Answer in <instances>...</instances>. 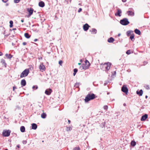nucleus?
Listing matches in <instances>:
<instances>
[{
	"instance_id": "f257e3e1",
	"label": "nucleus",
	"mask_w": 150,
	"mask_h": 150,
	"mask_svg": "<svg viewBox=\"0 0 150 150\" xmlns=\"http://www.w3.org/2000/svg\"><path fill=\"white\" fill-rule=\"evenodd\" d=\"M95 98V95L93 93L88 94L86 96L85 100V102H88L90 100H93Z\"/></svg>"
},
{
	"instance_id": "f03ea898",
	"label": "nucleus",
	"mask_w": 150,
	"mask_h": 150,
	"mask_svg": "<svg viewBox=\"0 0 150 150\" xmlns=\"http://www.w3.org/2000/svg\"><path fill=\"white\" fill-rule=\"evenodd\" d=\"M29 72V70L28 69H25L21 74L20 75V77L22 78L26 76Z\"/></svg>"
},
{
	"instance_id": "7ed1b4c3",
	"label": "nucleus",
	"mask_w": 150,
	"mask_h": 150,
	"mask_svg": "<svg viewBox=\"0 0 150 150\" xmlns=\"http://www.w3.org/2000/svg\"><path fill=\"white\" fill-rule=\"evenodd\" d=\"M120 24L123 25H126L128 24L129 22L127 18H124L120 20Z\"/></svg>"
},
{
	"instance_id": "20e7f679",
	"label": "nucleus",
	"mask_w": 150,
	"mask_h": 150,
	"mask_svg": "<svg viewBox=\"0 0 150 150\" xmlns=\"http://www.w3.org/2000/svg\"><path fill=\"white\" fill-rule=\"evenodd\" d=\"M121 90L123 92L125 93V94H127L128 93V89L126 85H124L122 86L121 88Z\"/></svg>"
},
{
	"instance_id": "39448f33",
	"label": "nucleus",
	"mask_w": 150,
	"mask_h": 150,
	"mask_svg": "<svg viewBox=\"0 0 150 150\" xmlns=\"http://www.w3.org/2000/svg\"><path fill=\"white\" fill-rule=\"evenodd\" d=\"M27 11L29 13L28 15L27 16V17L29 18L33 14L34 10L33 8H30L27 9Z\"/></svg>"
},
{
	"instance_id": "423d86ee",
	"label": "nucleus",
	"mask_w": 150,
	"mask_h": 150,
	"mask_svg": "<svg viewBox=\"0 0 150 150\" xmlns=\"http://www.w3.org/2000/svg\"><path fill=\"white\" fill-rule=\"evenodd\" d=\"M111 64L109 62L105 63L103 65L104 67L105 68L107 71L110 69Z\"/></svg>"
},
{
	"instance_id": "0eeeda50",
	"label": "nucleus",
	"mask_w": 150,
	"mask_h": 150,
	"mask_svg": "<svg viewBox=\"0 0 150 150\" xmlns=\"http://www.w3.org/2000/svg\"><path fill=\"white\" fill-rule=\"evenodd\" d=\"M11 131L10 130L4 131L3 132V135L4 137H8L10 135Z\"/></svg>"
},
{
	"instance_id": "6e6552de",
	"label": "nucleus",
	"mask_w": 150,
	"mask_h": 150,
	"mask_svg": "<svg viewBox=\"0 0 150 150\" xmlns=\"http://www.w3.org/2000/svg\"><path fill=\"white\" fill-rule=\"evenodd\" d=\"M90 66L88 65H86L85 64H82L80 67V69L81 70L84 69L86 70Z\"/></svg>"
},
{
	"instance_id": "1a4fd4ad",
	"label": "nucleus",
	"mask_w": 150,
	"mask_h": 150,
	"mask_svg": "<svg viewBox=\"0 0 150 150\" xmlns=\"http://www.w3.org/2000/svg\"><path fill=\"white\" fill-rule=\"evenodd\" d=\"M39 69L40 70L42 71H44L45 69V67L42 63L39 66Z\"/></svg>"
},
{
	"instance_id": "9d476101",
	"label": "nucleus",
	"mask_w": 150,
	"mask_h": 150,
	"mask_svg": "<svg viewBox=\"0 0 150 150\" xmlns=\"http://www.w3.org/2000/svg\"><path fill=\"white\" fill-rule=\"evenodd\" d=\"M52 92V90L50 88H49L47 89L45 92V94L47 95H50L51 93Z\"/></svg>"
},
{
	"instance_id": "9b49d317",
	"label": "nucleus",
	"mask_w": 150,
	"mask_h": 150,
	"mask_svg": "<svg viewBox=\"0 0 150 150\" xmlns=\"http://www.w3.org/2000/svg\"><path fill=\"white\" fill-rule=\"evenodd\" d=\"M83 27L84 30V31H87L88 30L89 27H90V26L88 24L86 23L83 25Z\"/></svg>"
},
{
	"instance_id": "f8f14e48",
	"label": "nucleus",
	"mask_w": 150,
	"mask_h": 150,
	"mask_svg": "<svg viewBox=\"0 0 150 150\" xmlns=\"http://www.w3.org/2000/svg\"><path fill=\"white\" fill-rule=\"evenodd\" d=\"M122 13L121 10L119 9H117V13H115V15L116 16H121V15L120 14Z\"/></svg>"
},
{
	"instance_id": "ddd939ff",
	"label": "nucleus",
	"mask_w": 150,
	"mask_h": 150,
	"mask_svg": "<svg viewBox=\"0 0 150 150\" xmlns=\"http://www.w3.org/2000/svg\"><path fill=\"white\" fill-rule=\"evenodd\" d=\"M148 117V115L147 114H145L144 115L142 116L141 118V120L143 121L145 120Z\"/></svg>"
},
{
	"instance_id": "4468645a",
	"label": "nucleus",
	"mask_w": 150,
	"mask_h": 150,
	"mask_svg": "<svg viewBox=\"0 0 150 150\" xmlns=\"http://www.w3.org/2000/svg\"><path fill=\"white\" fill-rule=\"evenodd\" d=\"M39 6L41 7H43L45 6V3L42 1H40L38 4Z\"/></svg>"
},
{
	"instance_id": "2eb2a0df",
	"label": "nucleus",
	"mask_w": 150,
	"mask_h": 150,
	"mask_svg": "<svg viewBox=\"0 0 150 150\" xmlns=\"http://www.w3.org/2000/svg\"><path fill=\"white\" fill-rule=\"evenodd\" d=\"M21 85L22 86H24L26 85V82L25 79H23L21 81Z\"/></svg>"
},
{
	"instance_id": "dca6fc26",
	"label": "nucleus",
	"mask_w": 150,
	"mask_h": 150,
	"mask_svg": "<svg viewBox=\"0 0 150 150\" xmlns=\"http://www.w3.org/2000/svg\"><path fill=\"white\" fill-rule=\"evenodd\" d=\"M90 31L92 34H96L97 33V30L96 29L92 28L91 30H90Z\"/></svg>"
},
{
	"instance_id": "f3484780",
	"label": "nucleus",
	"mask_w": 150,
	"mask_h": 150,
	"mask_svg": "<svg viewBox=\"0 0 150 150\" xmlns=\"http://www.w3.org/2000/svg\"><path fill=\"white\" fill-rule=\"evenodd\" d=\"M37 127V125L35 123H33L32 124V129H36Z\"/></svg>"
},
{
	"instance_id": "a211bd4d",
	"label": "nucleus",
	"mask_w": 150,
	"mask_h": 150,
	"mask_svg": "<svg viewBox=\"0 0 150 150\" xmlns=\"http://www.w3.org/2000/svg\"><path fill=\"white\" fill-rule=\"evenodd\" d=\"M137 93L138 95H139V96H142L143 93V91L141 89L139 91H137Z\"/></svg>"
},
{
	"instance_id": "6ab92c4d",
	"label": "nucleus",
	"mask_w": 150,
	"mask_h": 150,
	"mask_svg": "<svg viewBox=\"0 0 150 150\" xmlns=\"http://www.w3.org/2000/svg\"><path fill=\"white\" fill-rule=\"evenodd\" d=\"M114 40H115L113 38L110 37L108 39V41L109 43H112V42Z\"/></svg>"
},
{
	"instance_id": "aec40b11",
	"label": "nucleus",
	"mask_w": 150,
	"mask_h": 150,
	"mask_svg": "<svg viewBox=\"0 0 150 150\" xmlns=\"http://www.w3.org/2000/svg\"><path fill=\"white\" fill-rule=\"evenodd\" d=\"M134 32L136 34L139 35H141V33L140 31L138 29H136L134 30Z\"/></svg>"
},
{
	"instance_id": "412c9836",
	"label": "nucleus",
	"mask_w": 150,
	"mask_h": 150,
	"mask_svg": "<svg viewBox=\"0 0 150 150\" xmlns=\"http://www.w3.org/2000/svg\"><path fill=\"white\" fill-rule=\"evenodd\" d=\"M20 130L21 132H23L25 131V128L24 126H21L20 128Z\"/></svg>"
},
{
	"instance_id": "4be33fe9",
	"label": "nucleus",
	"mask_w": 150,
	"mask_h": 150,
	"mask_svg": "<svg viewBox=\"0 0 150 150\" xmlns=\"http://www.w3.org/2000/svg\"><path fill=\"white\" fill-rule=\"evenodd\" d=\"M5 56L8 59H11L13 57V56L11 55L10 54H5Z\"/></svg>"
},
{
	"instance_id": "5701e85b",
	"label": "nucleus",
	"mask_w": 150,
	"mask_h": 150,
	"mask_svg": "<svg viewBox=\"0 0 150 150\" xmlns=\"http://www.w3.org/2000/svg\"><path fill=\"white\" fill-rule=\"evenodd\" d=\"M47 116L46 114L45 113H43L41 115V117L42 118H45Z\"/></svg>"
},
{
	"instance_id": "b1692460",
	"label": "nucleus",
	"mask_w": 150,
	"mask_h": 150,
	"mask_svg": "<svg viewBox=\"0 0 150 150\" xmlns=\"http://www.w3.org/2000/svg\"><path fill=\"white\" fill-rule=\"evenodd\" d=\"M66 130L68 132L70 131L72 129V128L70 127L66 126Z\"/></svg>"
},
{
	"instance_id": "393cba45",
	"label": "nucleus",
	"mask_w": 150,
	"mask_h": 150,
	"mask_svg": "<svg viewBox=\"0 0 150 150\" xmlns=\"http://www.w3.org/2000/svg\"><path fill=\"white\" fill-rule=\"evenodd\" d=\"M24 36L27 38H29L30 36L28 34V33H25L24 34Z\"/></svg>"
},
{
	"instance_id": "a878e982",
	"label": "nucleus",
	"mask_w": 150,
	"mask_h": 150,
	"mask_svg": "<svg viewBox=\"0 0 150 150\" xmlns=\"http://www.w3.org/2000/svg\"><path fill=\"white\" fill-rule=\"evenodd\" d=\"M77 71L78 69H74L73 75L74 76H75Z\"/></svg>"
},
{
	"instance_id": "bb28decb",
	"label": "nucleus",
	"mask_w": 150,
	"mask_h": 150,
	"mask_svg": "<svg viewBox=\"0 0 150 150\" xmlns=\"http://www.w3.org/2000/svg\"><path fill=\"white\" fill-rule=\"evenodd\" d=\"M9 23L10 24V28H11L13 27V21H10L9 22Z\"/></svg>"
},
{
	"instance_id": "cd10ccee",
	"label": "nucleus",
	"mask_w": 150,
	"mask_h": 150,
	"mask_svg": "<svg viewBox=\"0 0 150 150\" xmlns=\"http://www.w3.org/2000/svg\"><path fill=\"white\" fill-rule=\"evenodd\" d=\"M144 87L147 90H149L150 87L149 85H146L144 86Z\"/></svg>"
},
{
	"instance_id": "c85d7f7f",
	"label": "nucleus",
	"mask_w": 150,
	"mask_h": 150,
	"mask_svg": "<svg viewBox=\"0 0 150 150\" xmlns=\"http://www.w3.org/2000/svg\"><path fill=\"white\" fill-rule=\"evenodd\" d=\"M136 145V142L134 141H132V146H134Z\"/></svg>"
},
{
	"instance_id": "c756f323",
	"label": "nucleus",
	"mask_w": 150,
	"mask_h": 150,
	"mask_svg": "<svg viewBox=\"0 0 150 150\" xmlns=\"http://www.w3.org/2000/svg\"><path fill=\"white\" fill-rule=\"evenodd\" d=\"M79 83H76L75 84L74 86L75 87H76V88H78V87H79Z\"/></svg>"
},
{
	"instance_id": "7c9ffc66",
	"label": "nucleus",
	"mask_w": 150,
	"mask_h": 150,
	"mask_svg": "<svg viewBox=\"0 0 150 150\" xmlns=\"http://www.w3.org/2000/svg\"><path fill=\"white\" fill-rule=\"evenodd\" d=\"M127 36H129L131 33V31L129 30L127 31Z\"/></svg>"
},
{
	"instance_id": "2f4dec72",
	"label": "nucleus",
	"mask_w": 150,
	"mask_h": 150,
	"mask_svg": "<svg viewBox=\"0 0 150 150\" xmlns=\"http://www.w3.org/2000/svg\"><path fill=\"white\" fill-rule=\"evenodd\" d=\"M108 107L107 105H105L103 106V108L104 110L107 111L108 109Z\"/></svg>"
},
{
	"instance_id": "473e14b6",
	"label": "nucleus",
	"mask_w": 150,
	"mask_h": 150,
	"mask_svg": "<svg viewBox=\"0 0 150 150\" xmlns=\"http://www.w3.org/2000/svg\"><path fill=\"white\" fill-rule=\"evenodd\" d=\"M21 0H13L14 2L15 3L17 4Z\"/></svg>"
},
{
	"instance_id": "72a5a7b5",
	"label": "nucleus",
	"mask_w": 150,
	"mask_h": 150,
	"mask_svg": "<svg viewBox=\"0 0 150 150\" xmlns=\"http://www.w3.org/2000/svg\"><path fill=\"white\" fill-rule=\"evenodd\" d=\"M126 53L128 54H129L131 53V52L130 50H128L126 52Z\"/></svg>"
},
{
	"instance_id": "f704fd0d",
	"label": "nucleus",
	"mask_w": 150,
	"mask_h": 150,
	"mask_svg": "<svg viewBox=\"0 0 150 150\" xmlns=\"http://www.w3.org/2000/svg\"><path fill=\"white\" fill-rule=\"evenodd\" d=\"M73 150H80V149L79 147H78L74 148Z\"/></svg>"
},
{
	"instance_id": "c9c22d12",
	"label": "nucleus",
	"mask_w": 150,
	"mask_h": 150,
	"mask_svg": "<svg viewBox=\"0 0 150 150\" xmlns=\"http://www.w3.org/2000/svg\"><path fill=\"white\" fill-rule=\"evenodd\" d=\"M35 88L36 89H37L38 88V86L37 85L33 86L32 87V88L33 89H34Z\"/></svg>"
},
{
	"instance_id": "e433bc0d",
	"label": "nucleus",
	"mask_w": 150,
	"mask_h": 150,
	"mask_svg": "<svg viewBox=\"0 0 150 150\" xmlns=\"http://www.w3.org/2000/svg\"><path fill=\"white\" fill-rule=\"evenodd\" d=\"M63 62L62 60H60L59 62V63L60 65L62 66Z\"/></svg>"
},
{
	"instance_id": "4c0bfd02",
	"label": "nucleus",
	"mask_w": 150,
	"mask_h": 150,
	"mask_svg": "<svg viewBox=\"0 0 150 150\" xmlns=\"http://www.w3.org/2000/svg\"><path fill=\"white\" fill-rule=\"evenodd\" d=\"M85 63H88V65H90V64L89 62L87 60H86L85 61Z\"/></svg>"
},
{
	"instance_id": "58836bf2",
	"label": "nucleus",
	"mask_w": 150,
	"mask_h": 150,
	"mask_svg": "<svg viewBox=\"0 0 150 150\" xmlns=\"http://www.w3.org/2000/svg\"><path fill=\"white\" fill-rule=\"evenodd\" d=\"M22 143L24 144H25L27 143V141L26 140H23L22 142Z\"/></svg>"
},
{
	"instance_id": "ea45409f",
	"label": "nucleus",
	"mask_w": 150,
	"mask_h": 150,
	"mask_svg": "<svg viewBox=\"0 0 150 150\" xmlns=\"http://www.w3.org/2000/svg\"><path fill=\"white\" fill-rule=\"evenodd\" d=\"M2 1L4 3H6L8 1V0H2Z\"/></svg>"
},
{
	"instance_id": "a19ab883",
	"label": "nucleus",
	"mask_w": 150,
	"mask_h": 150,
	"mask_svg": "<svg viewBox=\"0 0 150 150\" xmlns=\"http://www.w3.org/2000/svg\"><path fill=\"white\" fill-rule=\"evenodd\" d=\"M82 11V9L81 8H80L78 10V12L79 13L81 11Z\"/></svg>"
},
{
	"instance_id": "79ce46f5",
	"label": "nucleus",
	"mask_w": 150,
	"mask_h": 150,
	"mask_svg": "<svg viewBox=\"0 0 150 150\" xmlns=\"http://www.w3.org/2000/svg\"><path fill=\"white\" fill-rule=\"evenodd\" d=\"M127 13L128 14V15H129V14H130V13H131V11H128L127 12Z\"/></svg>"
},
{
	"instance_id": "37998d69",
	"label": "nucleus",
	"mask_w": 150,
	"mask_h": 150,
	"mask_svg": "<svg viewBox=\"0 0 150 150\" xmlns=\"http://www.w3.org/2000/svg\"><path fill=\"white\" fill-rule=\"evenodd\" d=\"M26 44V42H24L23 43V45H25Z\"/></svg>"
},
{
	"instance_id": "c03bdc74",
	"label": "nucleus",
	"mask_w": 150,
	"mask_h": 150,
	"mask_svg": "<svg viewBox=\"0 0 150 150\" xmlns=\"http://www.w3.org/2000/svg\"><path fill=\"white\" fill-rule=\"evenodd\" d=\"M134 37V35L133 34H132V39Z\"/></svg>"
},
{
	"instance_id": "a18cd8bd",
	"label": "nucleus",
	"mask_w": 150,
	"mask_h": 150,
	"mask_svg": "<svg viewBox=\"0 0 150 150\" xmlns=\"http://www.w3.org/2000/svg\"><path fill=\"white\" fill-rule=\"evenodd\" d=\"M16 88L15 86H13V91H14L15 89H16Z\"/></svg>"
},
{
	"instance_id": "49530a36",
	"label": "nucleus",
	"mask_w": 150,
	"mask_h": 150,
	"mask_svg": "<svg viewBox=\"0 0 150 150\" xmlns=\"http://www.w3.org/2000/svg\"><path fill=\"white\" fill-rule=\"evenodd\" d=\"M24 19H22L21 20V21L22 22V23H23L24 22Z\"/></svg>"
},
{
	"instance_id": "de8ad7c7",
	"label": "nucleus",
	"mask_w": 150,
	"mask_h": 150,
	"mask_svg": "<svg viewBox=\"0 0 150 150\" xmlns=\"http://www.w3.org/2000/svg\"><path fill=\"white\" fill-rule=\"evenodd\" d=\"M16 147L18 148H19V147H20V145L19 144H18V145H17V146H16Z\"/></svg>"
},
{
	"instance_id": "09e8293b",
	"label": "nucleus",
	"mask_w": 150,
	"mask_h": 150,
	"mask_svg": "<svg viewBox=\"0 0 150 150\" xmlns=\"http://www.w3.org/2000/svg\"><path fill=\"white\" fill-rule=\"evenodd\" d=\"M122 0V1L123 2H126L127 0Z\"/></svg>"
},
{
	"instance_id": "8fccbe9b",
	"label": "nucleus",
	"mask_w": 150,
	"mask_h": 150,
	"mask_svg": "<svg viewBox=\"0 0 150 150\" xmlns=\"http://www.w3.org/2000/svg\"><path fill=\"white\" fill-rule=\"evenodd\" d=\"M134 15V13L132 11V16Z\"/></svg>"
},
{
	"instance_id": "3c124183",
	"label": "nucleus",
	"mask_w": 150,
	"mask_h": 150,
	"mask_svg": "<svg viewBox=\"0 0 150 150\" xmlns=\"http://www.w3.org/2000/svg\"><path fill=\"white\" fill-rule=\"evenodd\" d=\"M38 40V39H35L34 40V42H36V41H37Z\"/></svg>"
},
{
	"instance_id": "603ef678",
	"label": "nucleus",
	"mask_w": 150,
	"mask_h": 150,
	"mask_svg": "<svg viewBox=\"0 0 150 150\" xmlns=\"http://www.w3.org/2000/svg\"><path fill=\"white\" fill-rule=\"evenodd\" d=\"M70 122H71L70 120H68V123H69V124L70 123Z\"/></svg>"
},
{
	"instance_id": "864d4df0",
	"label": "nucleus",
	"mask_w": 150,
	"mask_h": 150,
	"mask_svg": "<svg viewBox=\"0 0 150 150\" xmlns=\"http://www.w3.org/2000/svg\"><path fill=\"white\" fill-rule=\"evenodd\" d=\"M2 53L1 52H0V56H1L2 55Z\"/></svg>"
},
{
	"instance_id": "5fc2aeb1",
	"label": "nucleus",
	"mask_w": 150,
	"mask_h": 150,
	"mask_svg": "<svg viewBox=\"0 0 150 150\" xmlns=\"http://www.w3.org/2000/svg\"><path fill=\"white\" fill-rule=\"evenodd\" d=\"M126 103H124V104H123V105H124V106H126Z\"/></svg>"
},
{
	"instance_id": "6e6d98bb",
	"label": "nucleus",
	"mask_w": 150,
	"mask_h": 150,
	"mask_svg": "<svg viewBox=\"0 0 150 150\" xmlns=\"http://www.w3.org/2000/svg\"><path fill=\"white\" fill-rule=\"evenodd\" d=\"M8 3H6V6H8Z\"/></svg>"
},
{
	"instance_id": "4d7b16f0",
	"label": "nucleus",
	"mask_w": 150,
	"mask_h": 150,
	"mask_svg": "<svg viewBox=\"0 0 150 150\" xmlns=\"http://www.w3.org/2000/svg\"><path fill=\"white\" fill-rule=\"evenodd\" d=\"M129 38L131 40V35L130 36Z\"/></svg>"
},
{
	"instance_id": "13d9d810",
	"label": "nucleus",
	"mask_w": 150,
	"mask_h": 150,
	"mask_svg": "<svg viewBox=\"0 0 150 150\" xmlns=\"http://www.w3.org/2000/svg\"><path fill=\"white\" fill-rule=\"evenodd\" d=\"M78 64L79 65H81V63H78Z\"/></svg>"
},
{
	"instance_id": "bf43d9fd",
	"label": "nucleus",
	"mask_w": 150,
	"mask_h": 150,
	"mask_svg": "<svg viewBox=\"0 0 150 150\" xmlns=\"http://www.w3.org/2000/svg\"><path fill=\"white\" fill-rule=\"evenodd\" d=\"M16 30V28H13V30Z\"/></svg>"
},
{
	"instance_id": "052dcab7",
	"label": "nucleus",
	"mask_w": 150,
	"mask_h": 150,
	"mask_svg": "<svg viewBox=\"0 0 150 150\" xmlns=\"http://www.w3.org/2000/svg\"><path fill=\"white\" fill-rule=\"evenodd\" d=\"M120 34H119L118 35V36H120Z\"/></svg>"
},
{
	"instance_id": "680f3d73",
	"label": "nucleus",
	"mask_w": 150,
	"mask_h": 150,
	"mask_svg": "<svg viewBox=\"0 0 150 150\" xmlns=\"http://www.w3.org/2000/svg\"><path fill=\"white\" fill-rule=\"evenodd\" d=\"M148 97V96H145V98H147Z\"/></svg>"
},
{
	"instance_id": "e2e57ef3",
	"label": "nucleus",
	"mask_w": 150,
	"mask_h": 150,
	"mask_svg": "<svg viewBox=\"0 0 150 150\" xmlns=\"http://www.w3.org/2000/svg\"><path fill=\"white\" fill-rule=\"evenodd\" d=\"M85 64H86V65H88V63H86Z\"/></svg>"
},
{
	"instance_id": "0e129e2a",
	"label": "nucleus",
	"mask_w": 150,
	"mask_h": 150,
	"mask_svg": "<svg viewBox=\"0 0 150 150\" xmlns=\"http://www.w3.org/2000/svg\"><path fill=\"white\" fill-rule=\"evenodd\" d=\"M109 94V93L108 92L107 93V94L108 95V94Z\"/></svg>"
},
{
	"instance_id": "69168bd1",
	"label": "nucleus",
	"mask_w": 150,
	"mask_h": 150,
	"mask_svg": "<svg viewBox=\"0 0 150 150\" xmlns=\"http://www.w3.org/2000/svg\"><path fill=\"white\" fill-rule=\"evenodd\" d=\"M130 145H131V142H130Z\"/></svg>"
},
{
	"instance_id": "338daca9",
	"label": "nucleus",
	"mask_w": 150,
	"mask_h": 150,
	"mask_svg": "<svg viewBox=\"0 0 150 150\" xmlns=\"http://www.w3.org/2000/svg\"><path fill=\"white\" fill-rule=\"evenodd\" d=\"M5 150H8V149H5Z\"/></svg>"
},
{
	"instance_id": "774afa93",
	"label": "nucleus",
	"mask_w": 150,
	"mask_h": 150,
	"mask_svg": "<svg viewBox=\"0 0 150 150\" xmlns=\"http://www.w3.org/2000/svg\"><path fill=\"white\" fill-rule=\"evenodd\" d=\"M79 5H80V4H79Z\"/></svg>"
}]
</instances>
